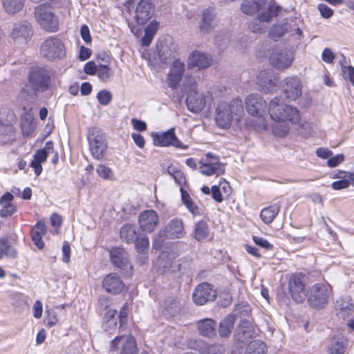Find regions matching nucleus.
Wrapping results in <instances>:
<instances>
[{
    "label": "nucleus",
    "instance_id": "20",
    "mask_svg": "<svg viewBox=\"0 0 354 354\" xmlns=\"http://www.w3.org/2000/svg\"><path fill=\"white\" fill-rule=\"evenodd\" d=\"M292 55L286 50L274 51L269 57L270 64L278 69L288 67L292 64Z\"/></svg>",
    "mask_w": 354,
    "mask_h": 354
},
{
    "label": "nucleus",
    "instance_id": "48",
    "mask_svg": "<svg viewBox=\"0 0 354 354\" xmlns=\"http://www.w3.org/2000/svg\"><path fill=\"white\" fill-rule=\"evenodd\" d=\"M215 120L218 127L227 128L231 123L232 115L230 112H216Z\"/></svg>",
    "mask_w": 354,
    "mask_h": 354
},
{
    "label": "nucleus",
    "instance_id": "31",
    "mask_svg": "<svg viewBox=\"0 0 354 354\" xmlns=\"http://www.w3.org/2000/svg\"><path fill=\"white\" fill-rule=\"evenodd\" d=\"M20 126L24 136H32L35 129V123L31 112H24L21 115Z\"/></svg>",
    "mask_w": 354,
    "mask_h": 354
},
{
    "label": "nucleus",
    "instance_id": "44",
    "mask_svg": "<svg viewBox=\"0 0 354 354\" xmlns=\"http://www.w3.org/2000/svg\"><path fill=\"white\" fill-rule=\"evenodd\" d=\"M194 238L197 241H201L209 235V227L206 222L200 221L195 224Z\"/></svg>",
    "mask_w": 354,
    "mask_h": 354
},
{
    "label": "nucleus",
    "instance_id": "2",
    "mask_svg": "<svg viewBox=\"0 0 354 354\" xmlns=\"http://www.w3.org/2000/svg\"><path fill=\"white\" fill-rule=\"evenodd\" d=\"M29 81L32 87L33 91L29 92L28 91V86L24 88L21 91V97H26V94L28 98L26 99V102L22 103L24 111H28V109H32L26 105H28L30 102V99L33 98L35 91H43L44 90L49 84L50 75L48 70L42 68H34L30 71Z\"/></svg>",
    "mask_w": 354,
    "mask_h": 354
},
{
    "label": "nucleus",
    "instance_id": "32",
    "mask_svg": "<svg viewBox=\"0 0 354 354\" xmlns=\"http://www.w3.org/2000/svg\"><path fill=\"white\" fill-rule=\"evenodd\" d=\"M172 264L173 257H170V255L165 252H162L160 254L156 262L157 270L161 274H165L168 272L171 269Z\"/></svg>",
    "mask_w": 354,
    "mask_h": 354
},
{
    "label": "nucleus",
    "instance_id": "7",
    "mask_svg": "<svg viewBox=\"0 0 354 354\" xmlns=\"http://www.w3.org/2000/svg\"><path fill=\"white\" fill-rule=\"evenodd\" d=\"M35 17L42 29L50 32H55L58 30V19L47 5L41 4L35 8Z\"/></svg>",
    "mask_w": 354,
    "mask_h": 354
},
{
    "label": "nucleus",
    "instance_id": "57",
    "mask_svg": "<svg viewBox=\"0 0 354 354\" xmlns=\"http://www.w3.org/2000/svg\"><path fill=\"white\" fill-rule=\"evenodd\" d=\"M180 309V302L176 299H171L167 301L166 310L171 313H175Z\"/></svg>",
    "mask_w": 354,
    "mask_h": 354
},
{
    "label": "nucleus",
    "instance_id": "60",
    "mask_svg": "<svg viewBox=\"0 0 354 354\" xmlns=\"http://www.w3.org/2000/svg\"><path fill=\"white\" fill-rule=\"evenodd\" d=\"M252 239L257 245L262 247L263 248L267 250H270L272 248V245L270 244L266 239L262 237L254 236Z\"/></svg>",
    "mask_w": 354,
    "mask_h": 354
},
{
    "label": "nucleus",
    "instance_id": "46",
    "mask_svg": "<svg viewBox=\"0 0 354 354\" xmlns=\"http://www.w3.org/2000/svg\"><path fill=\"white\" fill-rule=\"evenodd\" d=\"M266 346L261 340L251 342L246 348L245 354H266Z\"/></svg>",
    "mask_w": 354,
    "mask_h": 354
},
{
    "label": "nucleus",
    "instance_id": "16",
    "mask_svg": "<svg viewBox=\"0 0 354 354\" xmlns=\"http://www.w3.org/2000/svg\"><path fill=\"white\" fill-rule=\"evenodd\" d=\"M154 10V6L151 0H140L135 11L136 22L139 25L145 24L152 17Z\"/></svg>",
    "mask_w": 354,
    "mask_h": 354
},
{
    "label": "nucleus",
    "instance_id": "9",
    "mask_svg": "<svg viewBox=\"0 0 354 354\" xmlns=\"http://www.w3.org/2000/svg\"><path fill=\"white\" fill-rule=\"evenodd\" d=\"M331 288L324 283L313 285L308 292V301L315 308H320L328 302Z\"/></svg>",
    "mask_w": 354,
    "mask_h": 354
},
{
    "label": "nucleus",
    "instance_id": "19",
    "mask_svg": "<svg viewBox=\"0 0 354 354\" xmlns=\"http://www.w3.org/2000/svg\"><path fill=\"white\" fill-rule=\"evenodd\" d=\"M212 63V57L201 51H194L187 59V66L189 68L203 69L209 67Z\"/></svg>",
    "mask_w": 354,
    "mask_h": 354
},
{
    "label": "nucleus",
    "instance_id": "61",
    "mask_svg": "<svg viewBox=\"0 0 354 354\" xmlns=\"http://www.w3.org/2000/svg\"><path fill=\"white\" fill-rule=\"evenodd\" d=\"M212 196L215 201L221 203L223 201V196L220 189V186L214 185L211 189Z\"/></svg>",
    "mask_w": 354,
    "mask_h": 354
},
{
    "label": "nucleus",
    "instance_id": "55",
    "mask_svg": "<svg viewBox=\"0 0 354 354\" xmlns=\"http://www.w3.org/2000/svg\"><path fill=\"white\" fill-rule=\"evenodd\" d=\"M344 160V156L342 153L337 154L330 158L327 161V165L329 167H335L341 164Z\"/></svg>",
    "mask_w": 354,
    "mask_h": 354
},
{
    "label": "nucleus",
    "instance_id": "18",
    "mask_svg": "<svg viewBox=\"0 0 354 354\" xmlns=\"http://www.w3.org/2000/svg\"><path fill=\"white\" fill-rule=\"evenodd\" d=\"M288 288L292 299L296 302L302 303L305 300L307 294L300 277L296 275L292 276L289 281Z\"/></svg>",
    "mask_w": 354,
    "mask_h": 354
},
{
    "label": "nucleus",
    "instance_id": "11",
    "mask_svg": "<svg viewBox=\"0 0 354 354\" xmlns=\"http://www.w3.org/2000/svg\"><path fill=\"white\" fill-rule=\"evenodd\" d=\"M111 349L118 350L117 354H136L138 352L136 341L131 335L115 337L111 342Z\"/></svg>",
    "mask_w": 354,
    "mask_h": 354
},
{
    "label": "nucleus",
    "instance_id": "13",
    "mask_svg": "<svg viewBox=\"0 0 354 354\" xmlns=\"http://www.w3.org/2000/svg\"><path fill=\"white\" fill-rule=\"evenodd\" d=\"M216 295V290L210 283H201L195 288L192 299L195 304L202 306L214 301Z\"/></svg>",
    "mask_w": 354,
    "mask_h": 354
},
{
    "label": "nucleus",
    "instance_id": "1",
    "mask_svg": "<svg viewBox=\"0 0 354 354\" xmlns=\"http://www.w3.org/2000/svg\"><path fill=\"white\" fill-rule=\"evenodd\" d=\"M241 10L248 15L257 14L259 21L268 22L278 15L279 7L267 0H244Z\"/></svg>",
    "mask_w": 354,
    "mask_h": 354
},
{
    "label": "nucleus",
    "instance_id": "26",
    "mask_svg": "<svg viewBox=\"0 0 354 354\" xmlns=\"http://www.w3.org/2000/svg\"><path fill=\"white\" fill-rule=\"evenodd\" d=\"M216 25V22L213 11L209 9L205 10L202 13L199 24L200 31L203 34H207L214 28Z\"/></svg>",
    "mask_w": 354,
    "mask_h": 354
},
{
    "label": "nucleus",
    "instance_id": "43",
    "mask_svg": "<svg viewBox=\"0 0 354 354\" xmlns=\"http://www.w3.org/2000/svg\"><path fill=\"white\" fill-rule=\"evenodd\" d=\"M4 257L15 259L17 257V251L10 245L7 239H1L0 241V259Z\"/></svg>",
    "mask_w": 354,
    "mask_h": 354
},
{
    "label": "nucleus",
    "instance_id": "14",
    "mask_svg": "<svg viewBox=\"0 0 354 354\" xmlns=\"http://www.w3.org/2000/svg\"><path fill=\"white\" fill-rule=\"evenodd\" d=\"M185 73V64L179 59L174 60L169 66L167 75V83L169 88H176Z\"/></svg>",
    "mask_w": 354,
    "mask_h": 354
},
{
    "label": "nucleus",
    "instance_id": "39",
    "mask_svg": "<svg viewBox=\"0 0 354 354\" xmlns=\"http://www.w3.org/2000/svg\"><path fill=\"white\" fill-rule=\"evenodd\" d=\"M2 3L6 13L15 15L22 10L24 0H2Z\"/></svg>",
    "mask_w": 354,
    "mask_h": 354
},
{
    "label": "nucleus",
    "instance_id": "5",
    "mask_svg": "<svg viewBox=\"0 0 354 354\" xmlns=\"http://www.w3.org/2000/svg\"><path fill=\"white\" fill-rule=\"evenodd\" d=\"M274 121L282 123L276 125L273 129L274 135L279 137H284L289 132V127L285 124L290 122L292 124H300L299 112H266Z\"/></svg>",
    "mask_w": 354,
    "mask_h": 354
},
{
    "label": "nucleus",
    "instance_id": "25",
    "mask_svg": "<svg viewBox=\"0 0 354 354\" xmlns=\"http://www.w3.org/2000/svg\"><path fill=\"white\" fill-rule=\"evenodd\" d=\"M158 55L162 62L171 57L177 51L178 46L167 39L159 40L156 45Z\"/></svg>",
    "mask_w": 354,
    "mask_h": 354
},
{
    "label": "nucleus",
    "instance_id": "28",
    "mask_svg": "<svg viewBox=\"0 0 354 354\" xmlns=\"http://www.w3.org/2000/svg\"><path fill=\"white\" fill-rule=\"evenodd\" d=\"M30 24L28 21H23L16 24L11 33L15 40L26 41L32 35Z\"/></svg>",
    "mask_w": 354,
    "mask_h": 354
},
{
    "label": "nucleus",
    "instance_id": "49",
    "mask_svg": "<svg viewBox=\"0 0 354 354\" xmlns=\"http://www.w3.org/2000/svg\"><path fill=\"white\" fill-rule=\"evenodd\" d=\"M288 108L285 100L279 97L273 98L269 103V109L272 111H286Z\"/></svg>",
    "mask_w": 354,
    "mask_h": 354
},
{
    "label": "nucleus",
    "instance_id": "33",
    "mask_svg": "<svg viewBox=\"0 0 354 354\" xmlns=\"http://www.w3.org/2000/svg\"><path fill=\"white\" fill-rule=\"evenodd\" d=\"M235 322V317L232 315H229L223 319L218 326V333L221 337H228L234 327Z\"/></svg>",
    "mask_w": 354,
    "mask_h": 354
},
{
    "label": "nucleus",
    "instance_id": "35",
    "mask_svg": "<svg viewBox=\"0 0 354 354\" xmlns=\"http://www.w3.org/2000/svg\"><path fill=\"white\" fill-rule=\"evenodd\" d=\"M346 341L338 337H333L329 342L327 351L328 354H344Z\"/></svg>",
    "mask_w": 354,
    "mask_h": 354
},
{
    "label": "nucleus",
    "instance_id": "59",
    "mask_svg": "<svg viewBox=\"0 0 354 354\" xmlns=\"http://www.w3.org/2000/svg\"><path fill=\"white\" fill-rule=\"evenodd\" d=\"M318 9L324 18L328 19L333 15V10L326 4H319Z\"/></svg>",
    "mask_w": 354,
    "mask_h": 354
},
{
    "label": "nucleus",
    "instance_id": "29",
    "mask_svg": "<svg viewBox=\"0 0 354 354\" xmlns=\"http://www.w3.org/2000/svg\"><path fill=\"white\" fill-rule=\"evenodd\" d=\"M46 232V227L44 221H38L32 227L31 232V238L35 245L39 250H42L44 247V243L42 236Z\"/></svg>",
    "mask_w": 354,
    "mask_h": 354
},
{
    "label": "nucleus",
    "instance_id": "8",
    "mask_svg": "<svg viewBox=\"0 0 354 354\" xmlns=\"http://www.w3.org/2000/svg\"><path fill=\"white\" fill-rule=\"evenodd\" d=\"M90 151L96 159H102L107 148L104 139V135L102 130L97 127H93L89 129L88 133Z\"/></svg>",
    "mask_w": 354,
    "mask_h": 354
},
{
    "label": "nucleus",
    "instance_id": "62",
    "mask_svg": "<svg viewBox=\"0 0 354 354\" xmlns=\"http://www.w3.org/2000/svg\"><path fill=\"white\" fill-rule=\"evenodd\" d=\"M33 310V316L36 319H39L42 316L43 313V306L42 304L39 300H37L32 307Z\"/></svg>",
    "mask_w": 354,
    "mask_h": 354
},
{
    "label": "nucleus",
    "instance_id": "53",
    "mask_svg": "<svg viewBox=\"0 0 354 354\" xmlns=\"http://www.w3.org/2000/svg\"><path fill=\"white\" fill-rule=\"evenodd\" d=\"M97 98L101 104L107 105L111 100L112 95L107 90H102L97 93Z\"/></svg>",
    "mask_w": 354,
    "mask_h": 354
},
{
    "label": "nucleus",
    "instance_id": "36",
    "mask_svg": "<svg viewBox=\"0 0 354 354\" xmlns=\"http://www.w3.org/2000/svg\"><path fill=\"white\" fill-rule=\"evenodd\" d=\"M134 242H136V250L140 254L139 260L141 263H144L147 259L146 251L148 250L149 245V239L146 236H142L140 238L137 236Z\"/></svg>",
    "mask_w": 354,
    "mask_h": 354
},
{
    "label": "nucleus",
    "instance_id": "45",
    "mask_svg": "<svg viewBox=\"0 0 354 354\" xmlns=\"http://www.w3.org/2000/svg\"><path fill=\"white\" fill-rule=\"evenodd\" d=\"M96 75L104 82H109L113 75V71L108 64H98Z\"/></svg>",
    "mask_w": 354,
    "mask_h": 354
},
{
    "label": "nucleus",
    "instance_id": "51",
    "mask_svg": "<svg viewBox=\"0 0 354 354\" xmlns=\"http://www.w3.org/2000/svg\"><path fill=\"white\" fill-rule=\"evenodd\" d=\"M0 205L1 206L0 216L2 218L11 216L17 211V207L13 203L1 204Z\"/></svg>",
    "mask_w": 354,
    "mask_h": 354
},
{
    "label": "nucleus",
    "instance_id": "47",
    "mask_svg": "<svg viewBox=\"0 0 354 354\" xmlns=\"http://www.w3.org/2000/svg\"><path fill=\"white\" fill-rule=\"evenodd\" d=\"M289 28L290 26L287 23L274 25L269 32V36L272 39L277 40L286 32H289Z\"/></svg>",
    "mask_w": 354,
    "mask_h": 354
},
{
    "label": "nucleus",
    "instance_id": "21",
    "mask_svg": "<svg viewBox=\"0 0 354 354\" xmlns=\"http://www.w3.org/2000/svg\"><path fill=\"white\" fill-rule=\"evenodd\" d=\"M111 262L116 267L128 270L131 269L127 252L121 248H115L110 251Z\"/></svg>",
    "mask_w": 354,
    "mask_h": 354
},
{
    "label": "nucleus",
    "instance_id": "42",
    "mask_svg": "<svg viewBox=\"0 0 354 354\" xmlns=\"http://www.w3.org/2000/svg\"><path fill=\"white\" fill-rule=\"evenodd\" d=\"M181 191V198L184 205L189 209V211L194 215H201L203 213L202 209L196 205L195 203L190 198L189 194L183 189Z\"/></svg>",
    "mask_w": 354,
    "mask_h": 354
},
{
    "label": "nucleus",
    "instance_id": "3",
    "mask_svg": "<svg viewBox=\"0 0 354 354\" xmlns=\"http://www.w3.org/2000/svg\"><path fill=\"white\" fill-rule=\"evenodd\" d=\"M186 234L184 229L183 221L181 218H175L170 220L168 223L161 229L158 234L155 236L153 247L159 250L162 247V236L168 239H180L183 238Z\"/></svg>",
    "mask_w": 354,
    "mask_h": 354
},
{
    "label": "nucleus",
    "instance_id": "24",
    "mask_svg": "<svg viewBox=\"0 0 354 354\" xmlns=\"http://www.w3.org/2000/svg\"><path fill=\"white\" fill-rule=\"evenodd\" d=\"M216 322L210 318L202 319L196 322L198 333L207 338H212L216 335Z\"/></svg>",
    "mask_w": 354,
    "mask_h": 354
},
{
    "label": "nucleus",
    "instance_id": "64",
    "mask_svg": "<svg viewBox=\"0 0 354 354\" xmlns=\"http://www.w3.org/2000/svg\"><path fill=\"white\" fill-rule=\"evenodd\" d=\"M343 72L348 77L351 84L354 86V68L351 66H345L343 68Z\"/></svg>",
    "mask_w": 354,
    "mask_h": 354
},
{
    "label": "nucleus",
    "instance_id": "58",
    "mask_svg": "<svg viewBox=\"0 0 354 354\" xmlns=\"http://www.w3.org/2000/svg\"><path fill=\"white\" fill-rule=\"evenodd\" d=\"M98 68V64H96L94 62H87L84 67V72L90 75H96Z\"/></svg>",
    "mask_w": 354,
    "mask_h": 354
},
{
    "label": "nucleus",
    "instance_id": "17",
    "mask_svg": "<svg viewBox=\"0 0 354 354\" xmlns=\"http://www.w3.org/2000/svg\"><path fill=\"white\" fill-rule=\"evenodd\" d=\"M254 334V327L252 323L247 320L241 322L236 329L234 340L237 348H242L243 344L248 341Z\"/></svg>",
    "mask_w": 354,
    "mask_h": 354
},
{
    "label": "nucleus",
    "instance_id": "12",
    "mask_svg": "<svg viewBox=\"0 0 354 354\" xmlns=\"http://www.w3.org/2000/svg\"><path fill=\"white\" fill-rule=\"evenodd\" d=\"M152 136L153 143L156 146L167 147L171 145L176 148L182 149H187L189 147L187 145L183 144L176 136L174 128L161 133H153Z\"/></svg>",
    "mask_w": 354,
    "mask_h": 354
},
{
    "label": "nucleus",
    "instance_id": "27",
    "mask_svg": "<svg viewBox=\"0 0 354 354\" xmlns=\"http://www.w3.org/2000/svg\"><path fill=\"white\" fill-rule=\"evenodd\" d=\"M335 310L337 315L346 319L354 311V305L348 298H340L336 301Z\"/></svg>",
    "mask_w": 354,
    "mask_h": 354
},
{
    "label": "nucleus",
    "instance_id": "56",
    "mask_svg": "<svg viewBox=\"0 0 354 354\" xmlns=\"http://www.w3.org/2000/svg\"><path fill=\"white\" fill-rule=\"evenodd\" d=\"M349 185L350 182L348 181V178H346L337 181H334L331 186L334 190H341L348 187Z\"/></svg>",
    "mask_w": 354,
    "mask_h": 354
},
{
    "label": "nucleus",
    "instance_id": "23",
    "mask_svg": "<svg viewBox=\"0 0 354 354\" xmlns=\"http://www.w3.org/2000/svg\"><path fill=\"white\" fill-rule=\"evenodd\" d=\"M301 83L297 77H291L285 80L283 92L287 98L292 100L297 99L301 94Z\"/></svg>",
    "mask_w": 354,
    "mask_h": 354
},
{
    "label": "nucleus",
    "instance_id": "52",
    "mask_svg": "<svg viewBox=\"0 0 354 354\" xmlns=\"http://www.w3.org/2000/svg\"><path fill=\"white\" fill-rule=\"evenodd\" d=\"M45 313H46V317H45L46 325L50 328L56 325L57 323L58 322V318L57 317L55 312L53 310L48 309L46 310Z\"/></svg>",
    "mask_w": 354,
    "mask_h": 354
},
{
    "label": "nucleus",
    "instance_id": "63",
    "mask_svg": "<svg viewBox=\"0 0 354 354\" xmlns=\"http://www.w3.org/2000/svg\"><path fill=\"white\" fill-rule=\"evenodd\" d=\"M80 34L82 39L86 43H89L91 41V37L90 35V30L88 27L86 25H83L80 29Z\"/></svg>",
    "mask_w": 354,
    "mask_h": 354
},
{
    "label": "nucleus",
    "instance_id": "22",
    "mask_svg": "<svg viewBox=\"0 0 354 354\" xmlns=\"http://www.w3.org/2000/svg\"><path fill=\"white\" fill-rule=\"evenodd\" d=\"M102 286L107 292L116 295L124 288V284L120 277L115 273L107 274L103 279Z\"/></svg>",
    "mask_w": 354,
    "mask_h": 354
},
{
    "label": "nucleus",
    "instance_id": "38",
    "mask_svg": "<svg viewBox=\"0 0 354 354\" xmlns=\"http://www.w3.org/2000/svg\"><path fill=\"white\" fill-rule=\"evenodd\" d=\"M120 237L127 243H133L137 239L136 226L131 224H126L120 230Z\"/></svg>",
    "mask_w": 354,
    "mask_h": 354
},
{
    "label": "nucleus",
    "instance_id": "15",
    "mask_svg": "<svg viewBox=\"0 0 354 354\" xmlns=\"http://www.w3.org/2000/svg\"><path fill=\"white\" fill-rule=\"evenodd\" d=\"M159 223L158 214L152 209L142 212L138 217V223L141 230L146 233L153 232Z\"/></svg>",
    "mask_w": 354,
    "mask_h": 354
},
{
    "label": "nucleus",
    "instance_id": "6",
    "mask_svg": "<svg viewBox=\"0 0 354 354\" xmlns=\"http://www.w3.org/2000/svg\"><path fill=\"white\" fill-rule=\"evenodd\" d=\"M184 89L187 92L186 103L189 111H201L205 108L207 102L212 100L211 95L208 93L207 95L198 93L196 91V85L195 81L190 79L187 86L184 84Z\"/></svg>",
    "mask_w": 354,
    "mask_h": 354
},
{
    "label": "nucleus",
    "instance_id": "10",
    "mask_svg": "<svg viewBox=\"0 0 354 354\" xmlns=\"http://www.w3.org/2000/svg\"><path fill=\"white\" fill-rule=\"evenodd\" d=\"M207 159H202L199 171L205 176H220L225 172V166L219 162V158L212 153L206 154Z\"/></svg>",
    "mask_w": 354,
    "mask_h": 354
},
{
    "label": "nucleus",
    "instance_id": "40",
    "mask_svg": "<svg viewBox=\"0 0 354 354\" xmlns=\"http://www.w3.org/2000/svg\"><path fill=\"white\" fill-rule=\"evenodd\" d=\"M243 108V102L239 97L232 99L230 102H221L218 104L216 111H236Z\"/></svg>",
    "mask_w": 354,
    "mask_h": 354
},
{
    "label": "nucleus",
    "instance_id": "50",
    "mask_svg": "<svg viewBox=\"0 0 354 354\" xmlns=\"http://www.w3.org/2000/svg\"><path fill=\"white\" fill-rule=\"evenodd\" d=\"M98 176L104 180H114V174L111 169L104 165H99L96 169Z\"/></svg>",
    "mask_w": 354,
    "mask_h": 354
},
{
    "label": "nucleus",
    "instance_id": "4",
    "mask_svg": "<svg viewBox=\"0 0 354 354\" xmlns=\"http://www.w3.org/2000/svg\"><path fill=\"white\" fill-rule=\"evenodd\" d=\"M40 53L48 60H60L66 55V48L60 38L49 37L41 43Z\"/></svg>",
    "mask_w": 354,
    "mask_h": 354
},
{
    "label": "nucleus",
    "instance_id": "34",
    "mask_svg": "<svg viewBox=\"0 0 354 354\" xmlns=\"http://www.w3.org/2000/svg\"><path fill=\"white\" fill-rule=\"evenodd\" d=\"M281 208L279 203H274L261 210V218L266 223H271L278 214Z\"/></svg>",
    "mask_w": 354,
    "mask_h": 354
},
{
    "label": "nucleus",
    "instance_id": "37",
    "mask_svg": "<svg viewBox=\"0 0 354 354\" xmlns=\"http://www.w3.org/2000/svg\"><path fill=\"white\" fill-rule=\"evenodd\" d=\"M159 28V24L156 21H152L145 28V35L142 39V44L148 46L151 43L154 35Z\"/></svg>",
    "mask_w": 354,
    "mask_h": 354
},
{
    "label": "nucleus",
    "instance_id": "30",
    "mask_svg": "<svg viewBox=\"0 0 354 354\" xmlns=\"http://www.w3.org/2000/svg\"><path fill=\"white\" fill-rule=\"evenodd\" d=\"M266 104V102L257 93L250 94L245 100V107L247 111H261Z\"/></svg>",
    "mask_w": 354,
    "mask_h": 354
},
{
    "label": "nucleus",
    "instance_id": "54",
    "mask_svg": "<svg viewBox=\"0 0 354 354\" xmlns=\"http://www.w3.org/2000/svg\"><path fill=\"white\" fill-rule=\"evenodd\" d=\"M335 58V54L329 48L324 49L322 53V60L327 64H332Z\"/></svg>",
    "mask_w": 354,
    "mask_h": 354
},
{
    "label": "nucleus",
    "instance_id": "41",
    "mask_svg": "<svg viewBox=\"0 0 354 354\" xmlns=\"http://www.w3.org/2000/svg\"><path fill=\"white\" fill-rule=\"evenodd\" d=\"M257 83L265 93L271 92L275 86V83L268 77L266 71H261L259 73L257 77Z\"/></svg>",
    "mask_w": 354,
    "mask_h": 354
}]
</instances>
